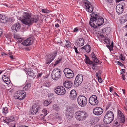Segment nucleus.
<instances>
[{"label":"nucleus","instance_id":"20e7f679","mask_svg":"<svg viewBox=\"0 0 127 127\" xmlns=\"http://www.w3.org/2000/svg\"><path fill=\"white\" fill-rule=\"evenodd\" d=\"M118 116L117 119L114 121V125L116 126L120 124V123H124L125 121V117L123 113L120 111L118 110Z\"/></svg>","mask_w":127,"mask_h":127},{"label":"nucleus","instance_id":"7ed1b4c3","mask_svg":"<svg viewBox=\"0 0 127 127\" xmlns=\"http://www.w3.org/2000/svg\"><path fill=\"white\" fill-rule=\"evenodd\" d=\"M88 116L87 113L83 110H79L76 112L75 114L76 119L79 121H83L86 119Z\"/></svg>","mask_w":127,"mask_h":127},{"label":"nucleus","instance_id":"6e6d98bb","mask_svg":"<svg viewBox=\"0 0 127 127\" xmlns=\"http://www.w3.org/2000/svg\"><path fill=\"white\" fill-rule=\"evenodd\" d=\"M42 75V74L41 73L37 75V76L38 77H41Z\"/></svg>","mask_w":127,"mask_h":127},{"label":"nucleus","instance_id":"3c124183","mask_svg":"<svg viewBox=\"0 0 127 127\" xmlns=\"http://www.w3.org/2000/svg\"><path fill=\"white\" fill-rule=\"evenodd\" d=\"M78 31V29L77 28H75L74 30L73 31L74 32H77Z\"/></svg>","mask_w":127,"mask_h":127},{"label":"nucleus","instance_id":"423d86ee","mask_svg":"<svg viewBox=\"0 0 127 127\" xmlns=\"http://www.w3.org/2000/svg\"><path fill=\"white\" fill-rule=\"evenodd\" d=\"M61 72L60 69L58 68L54 69L51 74L52 78L54 80H57L60 78Z\"/></svg>","mask_w":127,"mask_h":127},{"label":"nucleus","instance_id":"7c9ffc66","mask_svg":"<svg viewBox=\"0 0 127 127\" xmlns=\"http://www.w3.org/2000/svg\"><path fill=\"white\" fill-rule=\"evenodd\" d=\"M72 71L71 69L68 68H66L64 69V72L65 75L66 74L70 73V72H71Z\"/></svg>","mask_w":127,"mask_h":127},{"label":"nucleus","instance_id":"052dcab7","mask_svg":"<svg viewBox=\"0 0 127 127\" xmlns=\"http://www.w3.org/2000/svg\"><path fill=\"white\" fill-rule=\"evenodd\" d=\"M57 42L58 44H60L62 43L61 41L60 40L59 41H57Z\"/></svg>","mask_w":127,"mask_h":127},{"label":"nucleus","instance_id":"473e14b6","mask_svg":"<svg viewBox=\"0 0 127 127\" xmlns=\"http://www.w3.org/2000/svg\"><path fill=\"white\" fill-rule=\"evenodd\" d=\"M31 87V85L30 84H28L25 85L23 88V90H28Z\"/></svg>","mask_w":127,"mask_h":127},{"label":"nucleus","instance_id":"ddd939ff","mask_svg":"<svg viewBox=\"0 0 127 127\" xmlns=\"http://www.w3.org/2000/svg\"><path fill=\"white\" fill-rule=\"evenodd\" d=\"M103 111V110L101 107H97L93 110V112L94 114L97 115H99L102 114Z\"/></svg>","mask_w":127,"mask_h":127},{"label":"nucleus","instance_id":"2eb2a0df","mask_svg":"<svg viewBox=\"0 0 127 127\" xmlns=\"http://www.w3.org/2000/svg\"><path fill=\"white\" fill-rule=\"evenodd\" d=\"M123 4L124 3H121L117 5L116 8V11L118 14H121L123 13Z\"/></svg>","mask_w":127,"mask_h":127},{"label":"nucleus","instance_id":"864d4df0","mask_svg":"<svg viewBox=\"0 0 127 127\" xmlns=\"http://www.w3.org/2000/svg\"><path fill=\"white\" fill-rule=\"evenodd\" d=\"M60 61L57 60L55 62V63L54 64V65L55 66L57 64L59 63Z\"/></svg>","mask_w":127,"mask_h":127},{"label":"nucleus","instance_id":"f8f14e48","mask_svg":"<svg viewBox=\"0 0 127 127\" xmlns=\"http://www.w3.org/2000/svg\"><path fill=\"white\" fill-rule=\"evenodd\" d=\"M74 109V107L70 106H68L65 112L66 115L68 117H72Z\"/></svg>","mask_w":127,"mask_h":127},{"label":"nucleus","instance_id":"de8ad7c7","mask_svg":"<svg viewBox=\"0 0 127 127\" xmlns=\"http://www.w3.org/2000/svg\"><path fill=\"white\" fill-rule=\"evenodd\" d=\"M93 127H99L98 126H94ZM99 127H105L103 125H100L99 126Z\"/></svg>","mask_w":127,"mask_h":127},{"label":"nucleus","instance_id":"5fc2aeb1","mask_svg":"<svg viewBox=\"0 0 127 127\" xmlns=\"http://www.w3.org/2000/svg\"><path fill=\"white\" fill-rule=\"evenodd\" d=\"M42 12L45 13L47 12V11L46 9H42Z\"/></svg>","mask_w":127,"mask_h":127},{"label":"nucleus","instance_id":"a878e982","mask_svg":"<svg viewBox=\"0 0 127 127\" xmlns=\"http://www.w3.org/2000/svg\"><path fill=\"white\" fill-rule=\"evenodd\" d=\"M14 38L18 39L20 42H21L22 41V38L19 34H14Z\"/></svg>","mask_w":127,"mask_h":127},{"label":"nucleus","instance_id":"9b49d317","mask_svg":"<svg viewBox=\"0 0 127 127\" xmlns=\"http://www.w3.org/2000/svg\"><path fill=\"white\" fill-rule=\"evenodd\" d=\"M89 103L92 105H95L98 104V102L97 100V97L95 95H92L89 99Z\"/></svg>","mask_w":127,"mask_h":127},{"label":"nucleus","instance_id":"9d476101","mask_svg":"<svg viewBox=\"0 0 127 127\" xmlns=\"http://www.w3.org/2000/svg\"><path fill=\"white\" fill-rule=\"evenodd\" d=\"M83 76L80 74H78L76 77L74 83V85L75 87H78L82 83L83 80Z\"/></svg>","mask_w":127,"mask_h":127},{"label":"nucleus","instance_id":"a19ab883","mask_svg":"<svg viewBox=\"0 0 127 127\" xmlns=\"http://www.w3.org/2000/svg\"><path fill=\"white\" fill-rule=\"evenodd\" d=\"M96 77L97 78L99 82L100 83H101L102 80L101 77H98V76H96Z\"/></svg>","mask_w":127,"mask_h":127},{"label":"nucleus","instance_id":"680f3d73","mask_svg":"<svg viewBox=\"0 0 127 127\" xmlns=\"http://www.w3.org/2000/svg\"><path fill=\"white\" fill-rule=\"evenodd\" d=\"M112 90H113V89L111 87L109 88V91L110 92H111L112 91Z\"/></svg>","mask_w":127,"mask_h":127},{"label":"nucleus","instance_id":"4d7b16f0","mask_svg":"<svg viewBox=\"0 0 127 127\" xmlns=\"http://www.w3.org/2000/svg\"><path fill=\"white\" fill-rule=\"evenodd\" d=\"M92 65V68L93 70H94L95 69V68L96 67L95 66H94L93 65Z\"/></svg>","mask_w":127,"mask_h":127},{"label":"nucleus","instance_id":"774afa93","mask_svg":"<svg viewBox=\"0 0 127 127\" xmlns=\"http://www.w3.org/2000/svg\"><path fill=\"white\" fill-rule=\"evenodd\" d=\"M110 46H112L113 47V42L112 41V43H111V45Z\"/></svg>","mask_w":127,"mask_h":127},{"label":"nucleus","instance_id":"f3484780","mask_svg":"<svg viewBox=\"0 0 127 127\" xmlns=\"http://www.w3.org/2000/svg\"><path fill=\"white\" fill-rule=\"evenodd\" d=\"M20 24L19 23H17L12 26L11 28V30L13 32L16 33L20 29Z\"/></svg>","mask_w":127,"mask_h":127},{"label":"nucleus","instance_id":"0eeeda50","mask_svg":"<svg viewBox=\"0 0 127 127\" xmlns=\"http://www.w3.org/2000/svg\"><path fill=\"white\" fill-rule=\"evenodd\" d=\"M77 100L79 104L81 106L84 107L87 104V98L85 96L82 95H80L78 97Z\"/></svg>","mask_w":127,"mask_h":127},{"label":"nucleus","instance_id":"c9c22d12","mask_svg":"<svg viewBox=\"0 0 127 127\" xmlns=\"http://www.w3.org/2000/svg\"><path fill=\"white\" fill-rule=\"evenodd\" d=\"M3 112L5 114L7 113L8 112V108L6 107H4L3 108Z\"/></svg>","mask_w":127,"mask_h":127},{"label":"nucleus","instance_id":"72a5a7b5","mask_svg":"<svg viewBox=\"0 0 127 127\" xmlns=\"http://www.w3.org/2000/svg\"><path fill=\"white\" fill-rule=\"evenodd\" d=\"M27 73L30 76L32 77L34 76V73L33 71H28L27 72Z\"/></svg>","mask_w":127,"mask_h":127},{"label":"nucleus","instance_id":"b1692460","mask_svg":"<svg viewBox=\"0 0 127 127\" xmlns=\"http://www.w3.org/2000/svg\"><path fill=\"white\" fill-rule=\"evenodd\" d=\"M91 56L92 59L95 62L97 63L99 61L94 53L93 52L91 53Z\"/></svg>","mask_w":127,"mask_h":127},{"label":"nucleus","instance_id":"c03bdc74","mask_svg":"<svg viewBox=\"0 0 127 127\" xmlns=\"http://www.w3.org/2000/svg\"><path fill=\"white\" fill-rule=\"evenodd\" d=\"M99 61L97 63L95 62L94 63L93 62V64H92L94 65V66H95L96 67H97V64L99 63Z\"/></svg>","mask_w":127,"mask_h":127},{"label":"nucleus","instance_id":"4468645a","mask_svg":"<svg viewBox=\"0 0 127 127\" xmlns=\"http://www.w3.org/2000/svg\"><path fill=\"white\" fill-rule=\"evenodd\" d=\"M85 4L86 10L89 12H92L94 9L93 6L88 1L85 2Z\"/></svg>","mask_w":127,"mask_h":127},{"label":"nucleus","instance_id":"a18cd8bd","mask_svg":"<svg viewBox=\"0 0 127 127\" xmlns=\"http://www.w3.org/2000/svg\"><path fill=\"white\" fill-rule=\"evenodd\" d=\"M107 47L109 49L110 51L112 50L113 47L112 46H107Z\"/></svg>","mask_w":127,"mask_h":127},{"label":"nucleus","instance_id":"bb28decb","mask_svg":"<svg viewBox=\"0 0 127 127\" xmlns=\"http://www.w3.org/2000/svg\"><path fill=\"white\" fill-rule=\"evenodd\" d=\"M120 23L122 24L125 23L126 25L125 27L127 28V19H125L123 17L121 19Z\"/></svg>","mask_w":127,"mask_h":127},{"label":"nucleus","instance_id":"6e6552de","mask_svg":"<svg viewBox=\"0 0 127 127\" xmlns=\"http://www.w3.org/2000/svg\"><path fill=\"white\" fill-rule=\"evenodd\" d=\"M41 109L40 105L35 103L32 106L30 111L32 114H38L41 110Z\"/></svg>","mask_w":127,"mask_h":127},{"label":"nucleus","instance_id":"a211bd4d","mask_svg":"<svg viewBox=\"0 0 127 127\" xmlns=\"http://www.w3.org/2000/svg\"><path fill=\"white\" fill-rule=\"evenodd\" d=\"M84 40L82 38L78 39L76 42V45L78 47L83 46L84 45Z\"/></svg>","mask_w":127,"mask_h":127},{"label":"nucleus","instance_id":"412c9836","mask_svg":"<svg viewBox=\"0 0 127 127\" xmlns=\"http://www.w3.org/2000/svg\"><path fill=\"white\" fill-rule=\"evenodd\" d=\"M7 17L5 15L0 14V21L1 22L5 23L7 22Z\"/></svg>","mask_w":127,"mask_h":127},{"label":"nucleus","instance_id":"bf43d9fd","mask_svg":"<svg viewBox=\"0 0 127 127\" xmlns=\"http://www.w3.org/2000/svg\"><path fill=\"white\" fill-rule=\"evenodd\" d=\"M121 70H122L121 71V74H122L124 72L125 70L124 69H122Z\"/></svg>","mask_w":127,"mask_h":127},{"label":"nucleus","instance_id":"603ef678","mask_svg":"<svg viewBox=\"0 0 127 127\" xmlns=\"http://www.w3.org/2000/svg\"><path fill=\"white\" fill-rule=\"evenodd\" d=\"M2 33V29L0 28V37Z\"/></svg>","mask_w":127,"mask_h":127},{"label":"nucleus","instance_id":"39448f33","mask_svg":"<svg viewBox=\"0 0 127 127\" xmlns=\"http://www.w3.org/2000/svg\"><path fill=\"white\" fill-rule=\"evenodd\" d=\"M114 119V115L112 112L109 111L107 112L104 118L105 123L109 124L111 123Z\"/></svg>","mask_w":127,"mask_h":127},{"label":"nucleus","instance_id":"c85d7f7f","mask_svg":"<svg viewBox=\"0 0 127 127\" xmlns=\"http://www.w3.org/2000/svg\"><path fill=\"white\" fill-rule=\"evenodd\" d=\"M7 76H6L5 75H3L2 76V78L3 81H4L5 83L6 84H8L10 83V81H9V79L8 78V77H7V80H5L4 79H6V78L5 77H6Z\"/></svg>","mask_w":127,"mask_h":127},{"label":"nucleus","instance_id":"f704fd0d","mask_svg":"<svg viewBox=\"0 0 127 127\" xmlns=\"http://www.w3.org/2000/svg\"><path fill=\"white\" fill-rule=\"evenodd\" d=\"M52 108L54 110L56 111H58L59 109V106L56 104L53 105Z\"/></svg>","mask_w":127,"mask_h":127},{"label":"nucleus","instance_id":"4c0bfd02","mask_svg":"<svg viewBox=\"0 0 127 127\" xmlns=\"http://www.w3.org/2000/svg\"><path fill=\"white\" fill-rule=\"evenodd\" d=\"M119 59L122 61H124L125 60V57L124 55L122 54H120L119 57Z\"/></svg>","mask_w":127,"mask_h":127},{"label":"nucleus","instance_id":"f257e3e1","mask_svg":"<svg viewBox=\"0 0 127 127\" xmlns=\"http://www.w3.org/2000/svg\"><path fill=\"white\" fill-rule=\"evenodd\" d=\"M39 17L36 15L32 18L29 13L24 12L23 14L22 18L20 17L19 20L24 24L29 26L34 23H36L39 20Z\"/></svg>","mask_w":127,"mask_h":127},{"label":"nucleus","instance_id":"aec40b11","mask_svg":"<svg viewBox=\"0 0 127 127\" xmlns=\"http://www.w3.org/2000/svg\"><path fill=\"white\" fill-rule=\"evenodd\" d=\"M54 54H52L48 55V57L47 59V60L46 62V63L47 64L50 63L53 60L55 56Z\"/></svg>","mask_w":127,"mask_h":127},{"label":"nucleus","instance_id":"49530a36","mask_svg":"<svg viewBox=\"0 0 127 127\" xmlns=\"http://www.w3.org/2000/svg\"><path fill=\"white\" fill-rule=\"evenodd\" d=\"M117 64L121 66H123V64L121 62L119 61H117Z\"/></svg>","mask_w":127,"mask_h":127},{"label":"nucleus","instance_id":"2f4dec72","mask_svg":"<svg viewBox=\"0 0 127 127\" xmlns=\"http://www.w3.org/2000/svg\"><path fill=\"white\" fill-rule=\"evenodd\" d=\"M6 118L9 122H12L14 121L15 120V118L13 116L9 117H6Z\"/></svg>","mask_w":127,"mask_h":127},{"label":"nucleus","instance_id":"ea45409f","mask_svg":"<svg viewBox=\"0 0 127 127\" xmlns=\"http://www.w3.org/2000/svg\"><path fill=\"white\" fill-rule=\"evenodd\" d=\"M14 21V19L13 17H11L8 18H7V22H10L11 23Z\"/></svg>","mask_w":127,"mask_h":127},{"label":"nucleus","instance_id":"58836bf2","mask_svg":"<svg viewBox=\"0 0 127 127\" xmlns=\"http://www.w3.org/2000/svg\"><path fill=\"white\" fill-rule=\"evenodd\" d=\"M51 103L50 101H48L47 100H46L44 101V106H48Z\"/></svg>","mask_w":127,"mask_h":127},{"label":"nucleus","instance_id":"c756f323","mask_svg":"<svg viewBox=\"0 0 127 127\" xmlns=\"http://www.w3.org/2000/svg\"><path fill=\"white\" fill-rule=\"evenodd\" d=\"M85 48V50L86 52L88 53L90 51V47L88 45H86L84 46Z\"/></svg>","mask_w":127,"mask_h":127},{"label":"nucleus","instance_id":"79ce46f5","mask_svg":"<svg viewBox=\"0 0 127 127\" xmlns=\"http://www.w3.org/2000/svg\"><path fill=\"white\" fill-rule=\"evenodd\" d=\"M101 73L102 72L101 71H99L96 74V76H98V77H101Z\"/></svg>","mask_w":127,"mask_h":127},{"label":"nucleus","instance_id":"1a4fd4ad","mask_svg":"<svg viewBox=\"0 0 127 127\" xmlns=\"http://www.w3.org/2000/svg\"><path fill=\"white\" fill-rule=\"evenodd\" d=\"M54 91L55 93L60 95H64L66 92L65 88L61 86H58L57 88L54 89Z\"/></svg>","mask_w":127,"mask_h":127},{"label":"nucleus","instance_id":"4be33fe9","mask_svg":"<svg viewBox=\"0 0 127 127\" xmlns=\"http://www.w3.org/2000/svg\"><path fill=\"white\" fill-rule=\"evenodd\" d=\"M73 83L71 81H65L64 83V85L67 88H70L72 85Z\"/></svg>","mask_w":127,"mask_h":127},{"label":"nucleus","instance_id":"8fccbe9b","mask_svg":"<svg viewBox=\"0 0 127 127\" xmlns=\"http://www.w3.org/2000/svg\"><path fill=\"white\" fill-rule=\"evenodd\" d=\"M74 48L75 49V52L77 53H78V52L77 50V48H76L75 46L74 47Z\"/></svg>","mask_w":127,"mask_h":127},{"label":"nucleus","instance_id":"f03ea898","mask_svg":"<svg viewBox=\"0 0 127 127\" xmlns=\"http://www.w3.org/2000/svg\"><path fill=\"white\" fill-rule=\"evenodd\" d=\"M90 22L89 24L92 27L94 28L101 26L104 22L103 18L97 14L92 13L90 18Z\"/></svg>","mask_w":127,"mask_h":127},{"label":"nucleus","instance_id":"09e8293b","mask_svg":"<svg viewBox=\"0 0 127 127\" xmlns=\"http://www.w3.org/2000/svg\"><path fill=\"white\" fill-rule=\"evenodd\" d=\"M41 110L44 113V114H45V115H46L47 114V110H46L45 109H43V110ZM41 111V110H40Z\"/></svg>","mask_w":127,"mask_h":127},{"label":"nucleus","instance_id":"6ab92c4d","mask_svg":"<svg viewBox=\"0 0 127 127\" xmlns=\"http://www.w3.org/2000/svg\"><path fill=\"white\" fill-rule=\"evenodd\" d=\"M70 98L72 100H73L76 98L77 97L76 93L74 90L71 91L69 95Z\"/></svg>","mask_w":127,"mask_h":127},{"label":"nucleus","instance_id":"37998d69","mask_svg":"<svg viewBox=\"0 0 127 127\" xmlns=\"http://www.w3.org/2000/svg\"><path fill=\"white\" fill-rule=\"evenodd\" d=\"M104 42L106 43L109 44V39L108 38L105 39L104 40Z\"/></svg>","mask_w":127,"mask_h":127},{"label":"nucleus","instance_id":"cd10ccee","mask_svg":"<svg viewBox=\"0 0 127 127\" xmlns=\"http://www.w3.org/2000/svg\"><path fill=\"white\" fill-rule=\"evenodd\" d=\"M86 58H85V63L86 64H93V62L91 61L89 58L85 55Z\"/></svg>","mask_w":127,"mask_h":127},{"label":"nucleus","instance_id":"13d9d810","mask_svg":"<svg viewBox=\"0 0 127 127\" xmlns=\"http://www.w3.org/2000/svg\"><path fill=\"white\" fill-rule=\"evenodd\" d=\"M122 78H123V80H125V77L123 75H122Z\"/></svg>","mask_w":127,"mask_h":127},{"label":"nucleus","instance_id":"dca6fc26","mask_svg":"<svg viewBox=\"0 0 127 127\" xmlns=\"http://www.w3.org/2000/svg\"><path fill=\"white\" fill-rule=\"evenodd\" d=\"M33 42V39L32 38H29L25 40L22 43V44L24 46H27L31 45Z\"/></svg>","mask_w":127,"mask_h":127},{"label":"nucleus","instance_id":"e2e57ef3","mask_svg":"<svg viewBox=\"0 0 127 127\" xmlns=\"http://www.w3.org/2000/svg\"><path fill=\"white\" fill-rule=\"evenodd\" d=\"M1 55L3 56H5V55H7V54L6 53H3V52L2 53Z\"/></svg>","mask_w":127,"mask_h":127},{"label":"nucleus","instance_id":"338daca9","mask_svg":"<svg viewBox=\"0 0 127 127\" xmlns=\"http://www.w3.org/2000/svg\"><path fill=\"white\" fill-rule=\"evenodd\" d=\"M55 26L56 27H58L59 26V25L58 24H57L55 25Z\"/></svg>","mask_w":127,"mask_h":127},{"label":"nucleus","instance_id":"5701e85b","mask_svg":"<svg viewBox=\"0 0 127 127\" xmlns=\"http://www.w3.org/2000/svg\"><path fill=\"white\" fill-rule=\"evenodd\" d=\"M26 94H24L23 96H21L20 95H16L14 96V97L15 98L17 99H19V100H22L24 99L26 97Z\"/></svg>","mask_w":127,"mask_h":127},{"label":"nucleus","instance_id":"e433bc0d","mask_svg":"<svg viewBox=\"0 0 127 127\" xmlns=\"http://www.w3.org/2000/svg\"><path fill=\"white\" fill-rule=\"evenodd\" d=\"M24 90H19L17 92V95H23L24 94Z\"/></svg>","mask_w":127,"mask_h":127},{"label":"nucleus","instance_id":"393cba45","mask_svg":"<svg viewBox=\"0 0 127 127\" xmlns=\"http://www.w3.org/2000/svg\"><path fill=\"white\" fill-rule=\"evenodd\" d=\"M70 72V73L65 75L66 77L67 78H73L74 76V73L73 71Z\"/></svg>","mask_w":127,"mask_h":127},{"label":"nucleus","instance_id":"0e129e2a","mask_svg":"<svg viewBox=\"0 0 127 127\" xmlns=\"http://www.w3.org/2000/svg\"><path fill=\"white\" fill-rule=\"evenodd\" d=\"M125 104L126 106H127V99L125 100Z\"/></svg>","mask_w":127,"mask_h":127},{"label":"nucleus","instance_id":"69168bd1","mask_svg":"<svg viewBox=\"0 0 127 127\" xmlns=\"http://www.w3.org/2000/svg\"><path fill=\"white\" fill-rule=\"evenodd\" d=\"M56 118L58 119L59 120H60L61 118L60 117L58 116V117L56 116Z\"/></svg>","mask_w":127,"mask_h":127}]
</instances>
